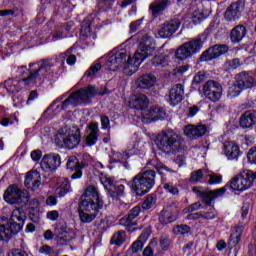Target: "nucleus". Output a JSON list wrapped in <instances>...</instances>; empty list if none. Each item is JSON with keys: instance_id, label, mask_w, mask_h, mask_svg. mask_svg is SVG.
I'll list each match as a JSON object with an SVG mask.
<instances>
[{"instance_id": "f257e3e1", "label": "nucleus", "mask_w": 256, "mask_h": 256, "mask_svg": "<svg viewBox=\"0 0 256 256\" xmlns=\"http://www.w3.org/2000/svg\"><path fill=\"white\" fill-rule=\"evenodd\" d=\"M153 48L141 45L133 57L131 55L128 56L127 50L125 49H114L107 56L101 57L98 60L97 68L101 69V67H105L108 71H117V69L123 67L124 63V74L131 76L134 73H137L139 67H141V63L153 55ZM128 56V60H127Z\"/></svg>"}, {"instance_id": "f03ea898", "label": "nucleus", "mask_w": 256, "mask_h": 256, "mask_svg": "<svg viewBox=\"0 0 256 256\" xmlns=\"http://www.w3.org/2000/svg\"><path fill=\"white\" fill-rule=\"evenodd\" d=\"M29 69L27 66H14L13 71H20V80L8 79L4 81V87L9 93L15 94L21 91V83H24L27 87L29 85H37V83H43L47 75H53L51 67H53V62L51 59H44L42 63H30ZM26 69V70H24Z\"/></svg>"}, {"instance_id": "7ed1b4c3", "label": "nucleus", "mask_w": 256, "mask_h": 256, "mask_svg": "<svg viewBox=\"0 0 256 256\" xmlns=\"http://www.w3.org/2000/svg\"><path fill=\"white\" fill-rule=\"evenodd\" d=\"M25 219H27V216L23 208L13 210L9 219L4 217L0 222V241L7 243L15 235H19L23 231Z\"/></svg>"}, {"instance_id": "20e7f679", "label": "nucleus", "mask_w": 256, "mask_h": 256, "mask_svg": "<svg viewBox=\"0 0 256 256\" xmlns=\"http://www.w3.org/2000/svg\"><path fill=\"white\" fill-rule=\"evenodd\" d=\"M78 213L82 223H91L97 217V188L88 186L80 198Z\"/></svg>"}, {"instance_id": "39448f33", "label": "nucleus", "mask_w": 256, "mask_h": 256, "mask_svg": "<svg viewBox=\"0 0 256 256\" xmlns=\"http://www.w3.org/2000/svg\"><path fill=\"white\" fill-rule=\"evenodd\" d=\"M156 145L159 151L169 155L181 151V136L172 129L162 131L156 137Z\"/></svg>"}, {"instance_id": "423d86ee", "label": "nucleus", "mask_w": 256, "mask_h": 256, "mask_svg": "<svg viewBox=\"0 0 256 256\" xmlns=\"http://www.w3.org/2000/svg\"><path fill=\"white\" fill-rule=\"evenodd\" d=\"M156 174L154 170H146L142 173H138L132 179L131 189L138 197H143L146 193H149L155 186Z\"/></svg>"}, {"instance_id": "0eeeda50", "label": "nucleus", "mask_w": 256, "mask_h": 256, "mask_svg": "<svg viewBox=\"0 0 256 256\" xmlns=\"http://www.w3.org/2000/svg\"><path fill=\"white\" fill-rule=\"evenodd\" d=\"M256 181V171L244 170L238 175L234 176L229 183H227L224 188L231 189V191H238V193H243L248 191L253 187V183Z\"/></svg>"}, {"instance_id": "6e6552de", "label": "nucleus", "mask_w": 256, "mask_h": 256, "mask_svg": "<svg viewBox=\"0 0 256 256\" xmlns=\"http://www.w3.org/2000/svg\"><path fill=\"white\" fill-rule=\"evenodd\" d=\"M54 141L61 149H75L81 143V129L74 126L69 132L59 130Z\"/></svg>"}, {"instance_id": "1a4fd4ad", "label": "nucleus", "mask_w": 256, "mask_h": 256, "mask_svg": "<svg viewBox=\"0 0 256 256\" xmlns=\"http://www.w3.org/2000/svg\"><path fill=\"white\" fill-rule=\"evenodd\" d=\"M95 93H97V90L95 89V86L92 85L73 92L65 101L62 102L61 111L68 109L69 105L77 107V105H81V103H87L89 99L95 97Z\"/></svg>"}, {"instance_id": "9d476101", "label": "nucleus", "mask_w": 256, "mask_h": 256, "mask_svg": "<svg viewBox=\"0 0 256 256\" xmlns=\"http://www.w3.org/2000/svg\"><path fill=\"white\" fill-rule=\"evenodd\" d=\"M4 201L9 205H27L31 201V195L26 189L19 188L18 185H10L4 192Z\"/></svg>"}, {"instance_id": "9b49d317", "label": "nucleus", "mask_w": 256, "mask_h": 256, "mask_svg": "<svg viewBox=\"0 0 256 256\" xmlns=\"http://www.w3.org/2000/svg\"><path fill=\"white\" fill-rule=\"evenodd\" d=\"M203 47V42L201 39H195L182 44L176 51L175 57L179 59V61H185L189 59V57H193L196 53L201 51Z\"/></svg>"}, {"instance_id": "f8f14e48", "label": "nucleus", "mask_w": 256, "mask_h": 256, "mask_svg": "<svg viewBox=\"0 0 256 256\" xmlns=\"http://www.w3.org/2000/svg\"><path fill=\"white\" fill-rule=\"evenodd\" d=\"M99 181L103 185L104 189L108 191L112 199H119L123 193H125V186L123 184H117L115 178L108 174H100Z\"/></svg>"}, {"instance_id": "ddd939ff", "label": "nucleus", "mask_w": 256, "mask_h": 256, "mask_svg": "<svg viewBox=\"0 0 256 256\" xmlns=\"http://www.w3.org/2000/svg\"><path fill=\"white\" fill-rule=\"evenodd\" d=\"M202 93L208 101L217 103L221 99V95H223V86L215 80H208L203 85Z\"/></svg>"}, {"instance_id": "4468645a", "label": "nucleus", "mask_w": 256, "mask_h": 256, "mask_svg": "<svg viewBox=\"0 0 256 256\" xmlns=\"http://www.w3.org/2000/svg\"><path fill=\"white\" fill-rule=\"evenodd\" d=\"M192 191L201 199L205 205H211L212 201H215L218 197H223L227 191L225 186L214 191L203 190L202 187H193Z\"/></svg>"}, {"instance_id": "2eb2a0df", "label": "nucleus", "mask_w": 256, "mask_h": 256, "mask_svg": "<svg viewBox=\"0 0 256 256\" xmlns=\"http://www.w3.org/2000/svg\"><path fill=\"white\" fill-rule=\"evenodd\" d=\"M243 11H245V3H243V0L232 2L224 12V19L227 23H235V21L241 19Z\"/></svg>"}, {"instance_id": "dca6fc26", "label": "nucleus", "mask_w": 256, "mask_h": 256, "mask_svg": "<svg viewBox=\"0 0 256 256\" xmlns=\"http://www.w3.org/2000/svg\"><path fill=\"white\" fill-rule=\"evenodd\" d=\"M130 105L135 109L136 117L143 119L149 110V98L145 94H137L132 98Z\"/></svg>"}, {"instance_id": "f3484780", "label": "nucleus", "mask_w": 256, "mask_h": 256, "mask_svg": "<svg viewBox=\"0 0 256 256\" xmlns=\"http://www.w3.org/2000/svg\"><path fill=\"white\" fill-rule=\"evenodd\" d=\"M40 167L45 173H53L61 167V156L57 153L45 154L41 160Z\"/></svg>"}, {"instance_id": "a211bd4d", "label": "nucleus", "mask_w": 256, "mask_h": 256, "mask_svg": "<svg viewBox=\"0 0 256 256\" xmlns=\"http://www.w3.org/2000/svg\"><path fill=\"white\" fill-rule=\"evenodd\" d=\"M228 51L229 46L227 44H215L202 53L200 61H213V59H217L218 57H221V55H225Z\"/></svg>"}, {"instance_id": "6ab92c4d", "label": "nucleus", "mask_w": 256, "mask_h": 256, "mask_svg": "<svg viewBox=\"0 0 256 256\" xmlns=\"http://www.w3.org/2000/svg\"><path fill=\"white\" fill-rule=\"evenodd\" d=\"M179 27H181V21L177 18L166 21L159 27L158 35L162 39H169V37H173L177 33Z\"/></svg>"}, {"instance_id": "aec40b11", "label": "nucleus", "mask_w": 256, "mask_h": 256, "mask_svg": "<svg viewBox=\"0 0 256 256\" xmlns=\"http://www.w3.org/2000/svg\"><path fill=\"white\" fill-rule=\"evenodd\" d=\"M85 163L80 164L79 158L76 156H70L66 163V168L70 173H73L70 178L71 179H81L83 177V171L84 167H86Z\"/></svg>"}, {"instance_id": "412c9836", "label": "nucleus", "mask_w": 256, "mask_h": 256, "mask_svg": "<svg viewBox=\"0 0 256 256\" xmlns=\"http://www.w3.org/2000/svg\"><path fill=\"white\" fill-rule=\"evenodd\" d=\"M234 79L244 91L247 89H253L256 85L253 72L242 71L236 74Z\"/></svg>"}, {"instance_id": "4be33fe9", "label": "nucleus", "mask_w": 256, "mask_h": 256, "mask_svg": "<svg viewBox=\"0 0 256 256\" xmlns=\"http://www.w3.org/2000/svg\"><path fill=\"white\" fill-rule=\"evenodd\" d=\"M247 37V27L238 24L230 30L229 39L233 45H239Z\"/></svg>"}, {"instance_id": "5701e85b", "label": "nucleus", "mask_w": 256, "mask_h": 256, "mask_svg": "<svg viewBox=\"0 0 256 256\" xmlns=\"http://www.w3.org/2000/svg\"><path fill=\"white\" fill-rule=\"evenodd\" d=\"M183 95H185V87L182 84L174 85L169 93V103L172 107L179 105L183 101Z\"/></svg>"}, {"instance_id": "b1692460", "label": "nucleus", "mask_w": 256, "mask_h": 256, "mask_svg": "<svg viewBox=\"0 0 256 256\" xmlns=\"http://www.w3.org/2000/svg\"><path fill=\"white\" fill-rule=\"evenodd\" d=\"M95 17H97V13L94 12L91 14L87 19H85L81 23V28H80V35L84 39H87V37H92V39H96L97 36L95 34L91 33V27H93V24L95 23Z\"/></svg>"}, {"instance_id": "393cba45", "label": "nucleus", "mask_w": 256, "mask_h": 256, "mask_svg": "<svg viewBox=\"0 0 256 256\" xmlns=\"http://www.w3.org/2000/svg\"><path fill=\"white\" fill-rule=\"evenodd\" d=\"M25 187L32 191H37L41 185V174L37 170H33L27 173L25 181Z\"/></svg>"}, {"instance_id": "a878e982", "label": "nucleus", "mask_w": 256, "mask_h": 256, "mask_svg": "<svg viewBox=\"0 0 256 256\" xmlns=\"http://www.w3.org/2000/svg\"><path fill=\"white\" fill-rule=\"evenodd\" d=\"M223 153L230 161L238 160L241 157V150L235 142H224Z\"/></svg>"}, {"instance_id": "bb28decb", "label": "nucleus", "mask_w": 256, "mask_h": 256, "mask_svg": "<svg viewBox=\"0 0 256 256\" xmlns=\"http://www.w3.org/2000/svg\"><path fill=\"white\" fill-rule=\"evenodd\" d=\"M207 133V126L205 125H188L184 128V134L189 137V139H199Z\"/></svg>"}, {"instance_id": "cd10ccee", "label": "nucleus", "mask_w": 256, "mask_h": 256, "mask_svg": "<svg viewBox=\"0 0 256 256\" xmlns=\"http://www.w3.org/2000/svg\"><path fill=\"white\" fill-rule=\"evenodd\" d=\"M254 125H256V111H245L240 117V127L242 129H251Z\"/></svg>"}, {"instance_id": "c85d7f7f", "label": "nucleus", "mask_w": 256, "mask_h": 256, "mask_svg": "<svg viewBox=\"0 0 256 256\" xmlns=\"http://www.w3.org/2000/svg\"><path fill=\"white\" fill-rule=\"evenodd\" d=\"M191 11V20L194 25H199L202 21L207 19V14H205V8L203 7V4L199 3L192 5Z\"/></svg>"}, {"instance_id": "c756f323", "label": "nucleus", "mask_w": 256, "mask_h": 256, "mask_svg": "<svg viewBox=\"0 0 256 256\" xmlns=\"http://www.w3.org/2000/svg\"><path fill=\"white\" fill-rule=\"evenodd\" d=\"M86 147H93L97 143V122H91L86 127Z\"/></svg>"}, {"instance_id": "7c9ffc66", "label": "nucleus", "mask_w": 256, "mask_h": 256, "mask_svg": "<svg viewBox=\"0 0 256 256\" xmlns=\"http://www.w3.org/2000/svg\"><path fill=\"white\" fill-rule=\"evenodd\" d=\"M175 211H177V206H175V204L167 205L160 213V223L167 225V223H172V221H175V218H173Z\"/></svg>"}, {"instance_id": "2f4dec72", "label": "nucleus", "mask_w": 256, "mask_h": 256, "mask_svg": "<svg viewBox=\"0 0 256 256\" xmlns=\"http://www.w3.org/2000/svg\"><path fill=\"white\" fill-rule=\"evenodd\" d=\"M155 81H157V78L154 75L144 74L138 78L137 85L140 89H150L155 85Z\"/></svg>"}, {"instance_id": "473e14b6", "label": "nucleus", "mask_w": 256, "mask_h": 256, "mask_svg": "<svg viewBox=\"0 0 256 256\" xmlns=\"http://www.w3.org/2000/svg\"><path fill=\"white\" fill-rule=\"evenodd\" d=\"M132 152H123L122 159H129L130 155H143L145 153V142L137 141L133 144Z\"/></svg>"}, {"instance_id": "72a5a7b5", "label": "nucleus", "mask_w": 256, "mask_h": 256, "mask_svg": "<svg viewBox=\"0 0 256 256\" xmlns=\"http://www.w3.org/2000/svg\"><path fill=\"white\" fill-rule=\"evenodd\" d=\"M143 119H165V110L157 106L151 107Z\"/></svg>"}, {"instance_id": "f704fd0d", "label": "nucleus", "mask_w": 256, "mask_h": 256, "mask_svg": "<svg viewBox=\"0 0 256 256\" xmlns=\"http://www.w3.org/2000/svg\"><path fill=\"white\" fill-rule=\"evenodd\" d=\"M169 6V0H157L154 4L150 5L152 15H159L161 11H165Z\"/></svg>"}, {"instance_id": "c9c22d12", "label": "nucleus", "mask_w": 256, "mask_h": 256, "mask_svg": "<svg viewBox=\"0 0 256 256\" xmlns=\"http://www.w3.org/2000/svg\"><path fill=\"white\" fill-rule=\"evenodd\" d=\"M243 91L245 90L236 82V80H234L232 85L228 88L227 97L228 99H235L236 97H239Z\"/></svg>"}, {"instance_id": "e433bc0d", "label": "nucleus", "mask_w": 256, "mask_h": 256, "mask_svg": "<svg viewBox=\"0 0 256 256\" xmlns=\"http://www.w3.org/2000/svg\"><path fill=\"white\" fill-rule=\"evenodd\" d=\"M245 227L243 226H236L230 235V241L233 245H239L241 243V237L243 235V231Z\"/></svg>"}, {"instance_id": "4c0bfd02", "label": "nucleus", "mask_w": 256, "mask_h": 256, "mask_svg": "<svg viewBox=\"0 0 256 256\" xmlns=\"http://www.w3.org/2000/svg\"><path fill=\"white\" fill-rule=\"evenodd\" d=\"M38 252L41 254V255H47V256H59L61 255V251L60 250H57L47 244H43Z\"/></svg>"}, {"instance_id": "58836bf2", "label": "nucleus", "mask_w": 256, "mask_h": 256, "mask_svg": "<svg viewBox=\"0 0 256 256\" xmlns=\"http://www.w3.org/2000/svg\"><path fill=\"white\" fill-rule=\"evenodd\" d=\"M71 53H73V48H70L65 53L60 54L61 59H63L61 65H65L66 57H68L66 59L67 65H75V63H77V56L71 55Z\"/></svg>"}, {"instance_id": "ea45409f", "label": "nucleus", "mask_w": 256, "mask_h": 256, "mask_svg": "<svg viewBox=\"0 0 256 256\" xmlns=\"http://www.w3.org/2000/svg\"><path fill=\"white\" fill-rule=\"evenodd\" d=\"M152 65L154 67H167V65H169V61L165 55L154 56L152 58Z\"/></svg>"}, {"instance_id": "a19ab883", "label": "nucleus", "mask_w": 256, "mask_h": 256, "mask_svg": "<svg viewBox=\"0 0 256 256\" xmlns=\"http://www.w3.org/2000/svg\"><path fill=\"white\" fill-rule=\"evenodd\" d=\"M97 77V63L94 62L84 73L82 79H88L89 81H93Z\"/></svg>"}, {"instance_id": "79ce46f5", "label": "nucleus", "mask_w": 256, "mask_h": 256, "mask_svg": "<svg viewBox=\"0 0 256 256\" xmlns=\"http://www.w3.org/2000/svg\"><path fill=\"white\" fill-rule=\"evenodd\" d=\"M158 245L157 238L152 239L149 245L144 249L143 256H153Z\"/></svg>"}, {"instance_id": "37998d69", "label": "nucleus", "mask_w": 256, "mask_h": 256, "mask_svg": "<svg viewBox=\"0 0 256 256\" xmlns=\"http://www.w3.org/2000/svg\"><path fill=\"white\" fill-rule=\"evenodd\" d=\"M155 203H157V196H155V194H150L142 203V208L145 210H149L152 207H155Z\"/></svg>"}, {"instance_id": "c03bdc74", "label": "nucleus", "mask_w": 256, "mask_h": 256, "mask_svg": "<svg viewBox=\"0 0 256 256\" xmlns=\"http://www.w3.org/2000/svg\"><path fill=\"white\" fill-rule=\"evenodd\" d=\"M239 67H241V60H239V58L228 60L224 64V68L226 71H235V69Z\"/></svg>"}, {"instance_id": "a18cd8bd", "label": "nucleus", "mask_w": 256, "mask_h": 256, "mask_svg": "<svg viewBox=\"0 0 256 256\" xmlns=\"http://www.w3.org/2000/svg\"><path fill=\"white\" fill-rule=\"evenodd\" d=\"M111 245H117L120 247L122 243H125V232L118 231L116 232L110 241Z\"/></svg>"}, {"instance_id": "49530a36", "label": "nucleus", "mask_w": 256, "mask_h": 256, "mask_svg": "<svg viewBox=\"0 0 256 256\" xmlns=\"http://www.w3.org/2000/svg\"><path fill=\"white\" fill-rule=\"evenodd\" d=\"M149 165L154 167V169H156L160 175H163L164 171H171L169 168H167V166L157 162V159L150 160Z\"/></svg>"}, {"instance_id": "de8ad7c7", "label": "nucleus", "mask_w": 256, "mask_h": 256, "mask_svg": "<svg viewBox=\"0 0 256 256\" xmlns=\"http://www.w3.org/2000/svg\"><path fill=\"white\" fill-rule=\"evenodd\" d=\"M15 121H19L17 119V116H15L14 114L9 115V116H5L1 119L0 124L3 127H9V125H13V123H15Z\"/></svg>"}, {"instance_id": "09e8293b", "label": "nucleus", "mask_w": 256, "mask_h": 256, "mask_svg": "<svg viewBox=\"0 0 256 256\" xmlns=\"http://www.w3.org/2000/svg\"><path fill=\"white\" fill-rule=\"evenodd\" d=\"M208 185H219L223 181V176L220 174H209Z\"/></svg>"}, {"instance_id": "8fccbe9b", "label": "nucleus", "mask_w": 256, "mask_h": 256, "mask_svg": "<svg viewBox=\"0 0 256 256\" xmlns=\"http://www.w3.org/2000/svg\"><path fill=\"white\" fill-rule=\"evenodd\" d=\"M201 213H202V219H206V221L217 219V215H218L217 210H215V208H212L208 212L201 211Z\"/></svg>"}, {"instance_id": "3c124183", "label": "nucleus", "mask_w": 256, "mask_h": 256, "mask_svg": "<svg viewBox=\"0 0 256 256\" xmlns=\"http://www.w3.org/2000/svg\"><path fill=\"white\" fill-rule=\"evenodd\" d=\"M120 225H123L124 227H135L137 222L127 215L126 217L120 219Z\"/></svg>"}, {"instance_id": "603ef678", "label": "nucleus", "mask_w": 256, "mask_h": 256, "mask_svg": "<svg viewBox=\"0 0 256 256\" xmlns=\"http://www.w3.org/2000/svg\"><path fill=\"white\" fill-rule=\"evenodd\" d=\"M203 179V170H197L191 173L190 182L199 183Z\"/></svg>"}, {"instance_id": "864d4df0", "label": "nucleus", "mask_w": 256, "mask_h": 256, "mask_svg": "<svg viewBox=\"0 0 256 256\" xmlns=\"http://www.w3.org/2000/svg\"><path fill=\"white\" fill-rule=\"evenodd\" d=\"M202 207L203 204H201V202H195L194 204L184 208L183 213H195V211H199Z\"/></svg>"}, {"instance_id": "5fc2aeb1", "label": "nucleus", "mask_w": 256, "mask_h": 256, "mask_svg": "<svg viewBox=\"0 0 256 256\" xmlns=\"http://www.w3.org/2000/svg\"><path fill=\"white\" fill-rule=\"evenodd\" d=\"M175 233H179L180 235H185L191 231V227L188 225H178L174 229Z\"/></svg>"}, {"instance_id": "6e6d98bb", "label": "nucleus", "mask_w": 256, "mask_h": 256, "mask_svg": "<svg viewBox=\"0 0 256 256\" xmlns=\"http://www.w3.org/2000/svg\"><path fill=\"white\" fill-rule=\"evenodd\" d=\"M171 245V240L167 236H162L160 239V247L163 249V251H167L169 249V246Z\"/></svg>"}, {"instance_id": "4d7b16f0", "label": "nucleus", "mask_w": 256, "mask_h": 256, "mask_svg": "<svg viewBox=\"0 0 256 256\" xmlns=\"http://www.w3.org/2000/svg\"><path fill=\"white\" fill-rule=\"evenodd\" d=\"M247 158H248V161H250V163H253L254 165H256V146L249 149L247 153Z\"/></svg>"}, {"instance_id": "13d9d810", "label": "nucleus", "mask_w": 256, "mask_h": 256, "mask_svg": "<svg viewBox=\"0 0 256 256\" xmlns=\"http://www.w3.org/2000/svg\"><path fill=\"white\" fill-rule=\"evenodd\" d=\"M145 243L141 240H137L132 244V252L139 253V251H143V246Z\"/></svg>"}, {"instance_id": "bf43d9fd", "label": "nucleus", "mask_w": 256, "mask_h": 256, "mask_svg": "<svg viewBox=\"0 0 256 256\" xmlns=\"http://www.w3.org/2000/svg\"><path fill=\"white\" fill-rule=\"evenodd\" d=\"M164 189L165 191H168V193H171L172 195L179 194V189L177 188V186L173 184H169V183L164 184Z\"/></svg>"}, {"instance_id": "052dcab7", "label": "nucleus", "mask_w": 256, "mask_h": 256, "mask_svg": "<svg viewBox=\"0 0 256 256\" xmlns=\"http://www.w3.org/2000/svg\"><path fill=\"white\" fill-rule=\"evenodd\" d=\"M139 213H141V207L135 206L129 211L128 215L130 216V219L135 221V219L139 217Z\"/></svg>"}, {"instance_id": "680f3d73", "label": "nucleus", "mask_w": 256, "mask_h": 256, "mask_svg": "<svg viewBox=\"0 0 256 256\" xmlns=\"http://www.w3.org/2000/svg\"><path fill=\"white\" fill-rule=\"evenodd\" d=\"M29 213H39V201L37 199L30 202Z\"/></svg>"}, {"instance_id": "e2e57ef3", "label": "nucleus", "mask_w": 256, "mask_h": 256, "mask_svg": "<svg viewBox=\"0 0 256 256\" xmlns=\"http://www.w3.org/2000/svg\"><path fill=\"white\" fill-rule=\"evenodd\" d=\"M186 219L188 221H197L198 219H202V212H190L188 213V215L186 216Z\"/></svg>"}, {"instance_id": "0e129e2a", "label": "nucleus", "mask_w": 256, "mask_h": 256, "mask_svg": "<svg viewBox=\"0 0 256 256\" xmlns=\"http://www.w3.org/2000/svg\"><path fill=\"white\" fill-rule=\"evenodd\" d=\"M141 23H143V19L136 20L130 24V33H135L141 27Z\"/></svg>"}, {"instance_id": "69168bd1", "label": "nucleus", "mask_w": 256, "mask_h": 256, "mask_svg": "<svg viewBox=\"0 0 256 256\" xmlns=\"http://www.w3.org/2000/svg\"><path fill=\"white\" fill-rule=\"evenodd\" d=\"M203 81H205V74H202L201 72H198L193 78V83L195 85H199V83H203Z\"/></svg>"}, {"instance_id": "338daca9", "label": "nucleus", "mask_w": 256, "mask_h": 256, "mask_svg": "<svg viewBox=\"0 0 256 256\" xmlns=\"http://www.w3.org/2000/svg\"><path fill=\"white\" fill-rule=\"evenodd\" d=\"M8 256H29V254L25 252V250L15 249V250H12V252L9 253Z\"/></svg>"}, {"instance_id": "774afa93", "label": "nucleus", "mask_w": 256, "mask_h": 256, "mask_svg": "<svg viewBox=\"0 0 256 256\" xmlns=\"http://www.w3.org/2000/svg\"><path fill=\"white\" fill-rule=\"evenodd\" d=\"M42 155H43V152H41V150H34L31 152V159H33V161H39Z\"/></svg>"}]
</instances>
